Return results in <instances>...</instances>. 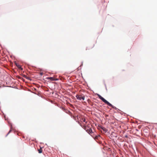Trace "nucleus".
<instances>
[{"instance_id": "2", "label": "nucleus", "mask_w": 157, "mask_h": 157, "mask_svg": "<svg viewBox=\"0 0 157 157\" xmlns=\"http://www.w3.org/2000/svg\"><path fill=\"white\" fill-rule=\"evenodd\" d=\"M30 92L34 93L36 94H38L39 92L37 90V89L36 88L34 87H33L30 85Z\"/></svg>"}, {"instance_id": "4", "label": "nucleus", "mask_w": 157, "mask_h": 157, "mask_svg": "<svg viewBox=\"0 0 157 157\" xmlns=\"http://www.w3.org/2000/svg\"><path fill=\"white\" fill-rule=\"evenodd\" d=\"M15 64L19 69L21 70H22L23 69L21 67V66L20 65H19V63H18L16 62H15Z\"/></svg>"}, {"instance_id": "5", "label": "nucleus", "mask_w": 157, "mask_h": 157, "mask_svg": "<svg viewBox=\"0 0 157 157\" xmlns=\"http://www.w3.org/2000/svg\"><path fill=\"white\" fill-rule=\"evenodd\" d=\"M47 79H49L51 81H57L58 79L57 78H55L53 77H48L47 78Z\"/></svg>"}, {"instance_id": "7", "label": "nucleus", "mask_w": 157, "mask_h": 157, "mask_svg": "<svg viewBox=\"0 0 157 157\" xmlns=\"http://www.w3.org/2000/svg\"><path fill=\"white\" fill-rule=\"evenodd\" d=\"M101 137V136L100 135H98V136H96L94 138V139L95 140H98L100 139V138Z\"/></svg>"}, {"instance_id": "3", "label": "nucleus", "mask_w": 157, "mask_h": 157, "mask_svg": "<svg viewBox=\"0 0 157 157\" xmlns=\"http://www.w3.org/2000/svg\"><path fill=\"white\" fill-rule=\"evenodd\" d=\"M76 98L79 100H81L82 99L83 100H84L85 99L84 96H82L81 95H77L76 96Z\"/></svg>"}, {"instance_id": "9", "label": "nucleus", "mask_w": 157, "mask_h": 157, "mask_svg": "<svg viewBox=\"0 0 157 157\" xmlns=\"http://www.w3.org/2000/svg\"><path fill=\"white\" fill-rule=\"evenodd\" d=\"M101 128L105 132H107L106 129L105 128L102 127Z\"/></svg>"}, {"instance_id": "10", "label": "nucleus", "mask_w": 157, "mask_h": 157, "mask_svg": "<svg viewBox=\"0 0 157 157\" xmlns=\"http://www.w3.org/2000/svg\"><path fill=\"white\" fill-rule=\"evenodd\" d=\"M25 77L27 79H29V78L28 77H27L26 76V75H25Z\"/></svg>"}, {"instance_id": "13", "label": "nucleus", "mask_w": 157, "mask_h": 157, "mask_svg": "<svg viewBox=\"0 0 157 157\" xmlns=\"http://www.w3.org/2000/svg\"><path fill=\"white\" fill-rule=\"evenodd\" d=\"M11 130H10L7 135L8 134H9V133L11 132Z\"/></svg>"}, {"instance_id": "6", "label": "nucleus", "mask_w": 157, "mask_h": 157, "mask_svg": "<svg viewBox=\"0 0 157 157\" xmlns=\"http://www.w3.org/2000/svg\"><path fill=\"white\" fill-rule=\"evenodd\" d=\"M86 131L90 134L93 133L92 130L91 128L87 129L86 130Z\"/></svg>"}, {"instance_id": "11", "label": "nucleus", "mask_w": 157, "mask_h": 157, "mask_svg": "<svg viewBox=\"0 0 157 157\" xmlns=\"http://www.w3.org/2000/svg\"><path fill=\"white\" fill-rule=\"evenodd\" d=\"M83 121L84 122H86V119L85 118L82 119Z\"/></svg>"}, {"instance_id": "8", "label": "nucleus", "mask_w": 157, "mask_h": 157, "mask_svg": "<svg viewBox=\"0 0 157 157\" xmlns=\"http://www.w3.org/2000/svg\"><path fill=\"white\" fill-rule=\"evenodd\" d=\"M38 151L39 153H41L42 152V150L41 148L40 147V149L38 150Z\"/></svg>"}, {"instance_id": "1", "label": "nucleus", "mask_w": 157, "mask_h": 157, "mask_svg": "<svg viewBox=\"0 0 157 157\" xmlns=\"http://www.w3.org/2000/svg\"><path fill=\"white\" fill-rule=\"evenodd\" d=\"M98 98L101 99L103 102L107 104L109 106L112 107L113 108H114V106H113L111 104L109 103L108 101L106 100L105 99H104L103 97L101 96L100 95L98 94Z\"/></svg>"}, {"instance_id": "12", "label": "nucleus", "mask_w": 157, "mask_h": 157, "mask_svg": "<svg viewBox=\"0 0 157 157\" xmlns=\"http://www.w3.org/2000/svg\"><path fill=\"white\" fill-rule=\"evenodd\" d=\"M86 126H84V129H85L86 131V130H87V129H86Z\"/></svg>"}]
</instances>
